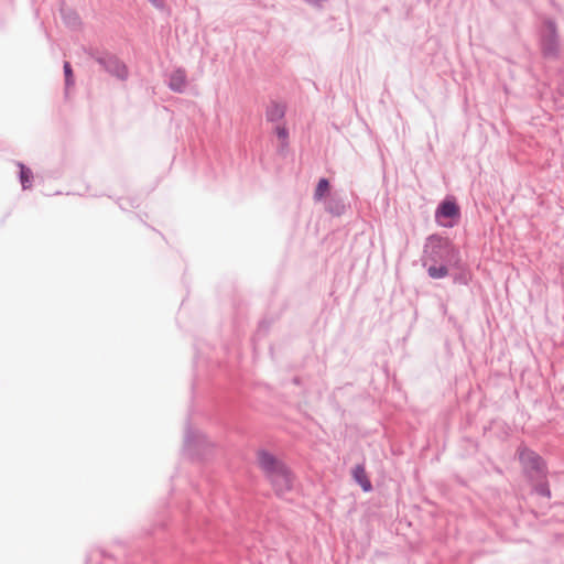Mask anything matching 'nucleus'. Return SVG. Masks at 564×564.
I'll return each instance as SVG.
<instances>
[{
	"instance_id": "obj_1",
	"label": "nucleus",
	"mask_w": 564,
	"mask_h": 564,
	"mask_svg": "<svg viewBox=\"0 0 564 564\" xmlns=\"http://www.w3.org/2000/svg\"><path fill=\"white\" fill-rule=\"evenodd\" d=\"M257 460L260 469L265 474L268 479L285 467L280 459L267 451H259Z\"/></svg>"
},
{
	"instance_id": "obj_2",
	"label": "nucleus",
	"mask_w": 564,
	"mask_h": 564,
	"mask_svg": "<svg viewBox=\"0 0 564 564\" xmlns=\"http://www.w3.org/2000/svg\"><path fill=\"white\" fill-rule=\"evenodd\" d=\"M459 217V207L454 200H444L436 210V219L444 227H452L453 221L448 219H456Z\"/></svg>"
},
{
	"instance_id": "obj_3",
	"label": "nucleus",
	"mask_w": 564,
	"mask_h": 564,
	"mask_svg": "<svg viewBox=\"0 0 564 564\" xmlns=\"http://www.w3.org/2000/svg\"><path fill=\"white\" fill-rule=\"evenodd\" d=\"M269 480L279 496L284 495L292 489L293 476L286 466L282 468L281 471L273 475Z\"/></svg>"
},
{
	"instance_id": "obj_4",
	"label": "nucleus",
	"mask_w": 564,
	"mask_h": 564,
	"mask_svg": "<svg viewBox=\"0 0 564 564\" xmlns=\"http://www.w3.org/2000/svg\"><path fill=\"white\" fill-rule=\"evenodd\" d=\"M286 104L272 100L267 107L265 118L270 122H281L286 113Z\"/></svg>"
},
{
	"instance_id": "obj_5",
	"label": "nucleus",
	"mask_w": 564,
	"mask_h": 564,
	"mask_svg": "<svg viewBox=\"0 0 564 564\" xmlns=\"http://www.w3.org/2000/svg\"><path fill=\"white\" fill-rule=\"evenodd\" d=\"M520 459L524 465L531 466L533 469L543 471L544 470V462L542 458L535 453L523 449L520 453Z\"/></svg>"
},
{
	"instance_id": "obj_6",
	"label": "nucleus",
	"mask_w": 564,
	"mask_h": 564,
	"mask_svg": "<svg viewBox=\"0 0 564 564\" xmlns=\"http://www.w3.org/2000/svg\"><path fill=\"white\" fill-rule=\"evenodd\" d=\"M187 85V76L184 69H176L170 77V88L174 91H184Z\"/></svg>"
},
{
	"instance_id": "obj_7",
	"label": "nucleus",
	"mask_w": 564,
	"mask_h": 564,
	"mask_svg": "<svg viewBox=\"0 0 564 564\" xmlns=\"http://www.w3.org/2000/svg\"><path fill=\"white\" fill-rule=\"evenodd\" d=\"M352 475H354L355 480L361 486V488L365 491L371 490V482L368 479V476H367V473H366V469L364 466H361V465L356 466L354 468Z\"/></svg>"
},
{
	"instance_id": "obj_8",
	"label": "nucleus",
	"mask_w": 564,
	"mask_h": 564,
	"mask_svg": "<svg viewBox=\"0 0 564 564\" xmlns=\"http://www.w3.org/2000/svg\"><path fill=\"white\" fill-rule=\"evenodd\" d=\"M329 192V182L326 178H321L315 188L314 198L321 200Z\"/></svg>"
},
{
	"instance_id": "obj_9",
	"label": "nucleus",
	"mask_w": 564,
	"mask_h": 564,
	"mask_svg": "<svg viewBox=\"0 0 564 564\" xmlns=\"http://www.w3.org/2000/svg\"><path fill=\"white\" fill-rule=\"evenodd\" d=\"M274 133L276 134L278 139L280 140V142L283 147L288 145L289 130H288L285 123H279L274 128Z\"/></svg>"
},
{
	"instance_id": "obj_10",
	"label": "nucleus",
	"mask_w": 564,
	"mask_h": 564,
	"mask_svg": "<svg viewBox=\"0 0 564 564\" xmlns=\"http://www.w3.org/2000/svg\"><path fill=\"white\" fill-rule=\"evenodd\" d=\"M429 274L433 279H441L447 274V268L444 265L435 267L432 265L429 268Z\"/></svg>"
},
{
	"instance_id": "obj_11",
	"label": "nucleus",
	"mask_w": 564,
	"mask_h": 564,
	"mask_svg": "<svg viewBox=\"0 0 564 564\" xmlns=\"http://www.w3.org/2000/svg\"><path fill=\"white\" fill-rule=\"evenodd\" d=\"M21 183L23 188H28L31 183L32 173L30 170L25 169L24 166H21Z\"/></svg>"
},
{
	"instance_id": "obj_12",
	"label": "nucleus",
	"mask_w": 564,
	"mask_h": 564,
	"mask_svg": "<svg viewBox=\"0 0 564 564\" xmlns=\"http://www.w3.org/2000/svg\"><path fill=\"white\" fill-rule=\"evenodd\" d=\"M64 73H65V78H66V85L67 86L73 85L74 84L73 70H72L70 64L68 62L64 63Z\"/></svg>"
},
{
	"instance_id": "obj_13",
	"label": "nucleus",
	"mask_w": 564,
	"mask_h": 564,
	"mask_svg": "<svg viewBox=\"0 0 564 564\" xmlns=\"http://www.w3.org/2000/svg\"><path fill=\"white\" fill-rule=\"evenodd\" d=\"M544 51L546 54H552L555 51V43L552 39L544 43Z\"/></svg>"
},
{
	"instance_id": "obj_14",
	"label": "nucleus",
	"mask_w": 564,
	"mask_h": 564,
	"mask_svg": "<svg viewBox=\"0 0 564 564\" xmlns=\"http://www.w3.org/2000/svg\"><path fill=\"white\" fill-rule=\"evenodd\" d=\"M153 3L159 4L160 0H151Z\"/></svg>"
}]
</instances>
